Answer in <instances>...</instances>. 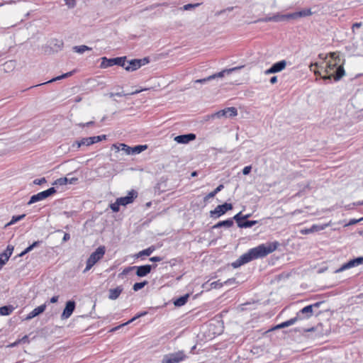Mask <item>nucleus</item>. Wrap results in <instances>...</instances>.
<instances>
[{
    "instance_id": "27",
    "label": "nucleus",
    "mask_w": 363,
    "mask_h": 363,
    "mask_svg": "<svg viewBox=\"0 0 363 363\" xmlns=\"http://www.w3.org/2000/svg\"><path fill=\"white\" fill-rule=\"evenodd\" d=\"M189 297V295L188 294H185L182 296H180L179 298L174 300V306L180 307V306L185 305V303L188 301Z\"/></svg>"
},
{
    "instance_id": "13",
    "label": "nucleus",
    "mask_w": 363,
    "mask_h": 363,
    "mask_svg": "<svg viewBox=\"0 0 363 363\" xmlns=\"http://www.w3.org/2000/svg\"><path fill=\"white\" fill-rule=\"evenodd\" d=\"M75 306L76 303L74 301H68L66 303L65 308L61 315V318L63 320L69 318L74 311Z\"/></svg>"
},
{
    "instance_id": "37",
    "label": "nucleus",
    "mask_w": 363,
    "mask_h": 363,
    "mask_svg": "<svg viewBox=\"0 0 363 363\" xmlns=\"http://www.w3.org/2000/svg\"><path fill=\"white\" fill-rule=\"evenodd\" d=\"M337 65V62H333L331 60L328 61L325 69V72L328 73L330 70L333 69Z\"/></svg>"
},
{
    "instance_id": "16",
    "label": "nucleus",
    "mask_w": 363,
    "mask_h": 363,
    "mask_svg": "<svg viewBox=\"0 0 363 363\" xmlns=\"http://www.w3.org/2000/svg\"><path fill=\"white\" fill-rule=\"evenodd\" d=\"M46 309V304L44 303L34 308L31 312H30L27 316L25 318L26 320H30L32 318L38 316V315L43 313Z\"/></svg>"
},
{
    "instance_id": "5",
    "label": "nucleus",
    "mask_w": 363,
    "mask_h": 363,
    "mask_svg": "<svg viewBox=\"0 0 363 363\" xmlns=\"http://www.w3.org/2000/svg\"><path fill=\"white\" fill-rule=\"evenodd\" d=\"M147 146L146 145H135L134 147H130L124 143L119 144L118 149L119 150L123 151L126 155H138L142 152L143 151L147 149Z\"/></svg>"
},
{
    "instance_id": "2",
    "label": "nucleus",
    "mask_w": 363,
    "mask_h": 363,
    "mask_svg": "<svg viewBox=\"0 0 363 363\" xmlns=\"http://www.w3.org/2000/svg\"><path fill=\"white\" fill-rule=\"evenodd\" d=\"M106 253V247L104 245L99 246L96 250L93 252L86 260V266L83 271V273L87 272L91 267L103 258Z\"/></svg>"
},
{
    "instance_id": "55",
    "label": "nucleus",
    "mask_w": 363,
    "mask_h": 363,
    "mask_svg": "<svg viewBox=\"0 0 363 363\" xmlns=\"http://www.w3.org/2000/svg\"><path fill=\"white\" fill-rule=\"evenodd\" d=\"M32 250L30 249V247L28 246V247H26L23 252H21L18 256L19 257H23L26 254L30 252Z\"/></svg>"
},
{
    "instance_id": "10",
    "label": "nucleus",
    "mask_w": 363,
    "mask_h": 363,
    "mask_svg": "<svg viewBox=\"0 0 363 363\" xmlns=\"http://www.w3.org/2000/svg\"><path fill=\"white\" fill-rule=\"evenodd\" d=\"M156 267V264H145L142 266H135V269L136 270L135 274L139 277H145L150 273L152 268H155Z\"/></svg>"
},
{
    "instance_id": "9",
    "label": "nucleus",
    "mask_w": 363,
    "mask_h": 363,
    "mask_svg": "<svg viewBox=\"0 0 363 363\" xmlns=\"http://www.w3.org/2000/svg\"><path fill=\"white\" fill-rule=\"evenodd\" d=\"M238 115V110L235 107H228L225 108L223 110H220L219 111L216 112L215 113L212 114L211 118H221V117H225V118H233Z\"/></svg>"
},
{
    "instance_id": "3",
    "label": "nucleus",
    "mask_w": 363,
    "mask_h": 363,
    "mask_svg": "<svg viewBox=\"0 0 363 363\" xmlns=\"http://www.w3.org/2000/svg\"><path fill=\"white\" fill-rule=\"evenodd\" d=\"M186 355L182 350L164 355L161 363H180L186 359Z\"/></svg>"
},
{
    "instance_id": "8",
    "label": "nucleus",
    "mask_w": 363,
    "mask_h": 363,
    "mask_svg": "<svg viewBox=\"0 0 363 363\" xmlns=\"http://www.w3.org/2000/svg\"><path fill=\"white\" fill-rule=\"evenodd\" d=\"M233 209V205L228 203H224L218 205L214 210L210 211V216L213 219H217L224 215L227 211Z\"/></svg>"
},
{
    "instance_id": "25",
    "label": "nucleus",
    "mask_w": 363,
    "mask_h": 363,
    "mask_svg": "<svg viewBox=\"0 0 363 363\" xmlns=\"http://www.w3.org/2000/svg\"><path fill=\"white\" fill-rule=\"evenodd\" d=\"M233 219L229 218L225 220L219 221L218 223L215 224L213 226V228L216 229V228H219L221 227L230 228V227L233 226Z\"/></svg>"
},
{
    "instance_id": "21",
    "label": "nucleus",
    "mask_w": 363,
    "mask_h": 363,
    "mask_svg": "<svg viewBox=\"0 0 363 363\" xmlns=\"http://www.w3.org/2000/svg\"><path fill=\"white\" fill-rule=\"evenodd\" d=\"M311 15H312V11L310 9H303L302 11L291 13V19H296L298 18L309 16Z\"/></svg>"
},
{
    "instance_id": "44",
    "label": "nucleus",
    "mask_w": 363,
    "mask_h": 363,
    "mask_svg": "<svg viewBox=\"0 0 363 363\" xmlns=\"http://www.w3.org/2000/svg\"><path fill=\"white\" fill-rule=\"evenodd\" d=\"M223 286V283L220 282L219 280L211 283V289H220Z\"/></svg>"
},
{
    "instance_id": "41",
    "label": "nucleus",
    "mask_w": 363,
    "mask_h": 363,
    "mask_svg": "<svg viewBox=\"0 0 363 363\" xmlns=\"http://www.w3.org/2000/svg\"><path fill=\"white\" fill-rule=\"evenodd\" d=\"M135 270V266L125 267L121 273L119 274V277L123 278L124 275H127L131 271Z\"/></svg>"
},
{
    "instance_id": "56",
    "label": "nucleus",
    "mask_w": 363,
    "mask_h": 363,
    "mask_svg": "<svg viewBox=\"0 0 363 363\" xmlns=\"http://www.w3.org/2000/svg\"><path fill=\"white\" fill-rule=\"evenodd\" d=\"M162 260V257L159 256H155L150 258V261L156 262H160Z\"/></svg>"
},
{
    "instance_id": "63",
    "label": "nucleus",
    "mask_w": 363,
    "mask_h": 363,
    "mask_svg": "<svg viewBox=\"0 0 363 363\" xmlns=\"http://www.w3.org/2000/svg\"><path fill=\"white\" fill-rule=\"evenodd\" d=\"M264 74H265L266 75H268V74H274V70H273V69H272V67H271L270 68H269V69H266V70L264 71Z\"/></svg>"
},
{
    "instance_id": "6",
    "label": "nucleus",
    "mask_w": 363,
    "mask_h": 363,
    "mask_svg": "<svg viewBox=\"0 0 363 363\" xmlns=\"http://www.w3.org/2000/svg\"><path fill=\"white\" fill-rule=\"evenodd\" d=\"M124 60H126V57H118L115 58L108 59L106 57L101 58V68H107L113 65H118L121 67H125Z\"/></svg>"
},
{
    "instance_id": "32",
    "label": "nucleus",
    "mask_w": 363,
    "mask_h": 363,
    "mask_svg": "<svg viewBox=\"0 0 363 363\" xmlns=\"http://www.w3.org/2000/svg\"><path fill=\"white\" fill-rule=\"evenodd\" d=\"M73 74V72H67L65 74H63L60 76H58L57 77H55V78H52V79L46 82H44V83H42L40 84V85H43V84H48V83H51V82H55L57 80H60V79H65L66 77H70L72 76Z\"/></svg>"
},
{
    "instance_id": "34",
    "label": "nucleus",
    "mask_w": 363,
    "mask_h": 363,
    "mask_svg": "<svg viewBox=\"0 0 363 363\" xmlns=\"http://www.w3.org/2000/svg\"><path fill=\"white\" fill-rule=\"evenodd\" d=\"M26 216V214H22V215H19V216H14L12 217L11 220L10 222H9L7 224H6V226H9V225H13L15 223L19 221V220H21L23 218H24Z\"/></svg>"
},
{
    "instance_id": "60",
    "label": "nucleus",
    "mask_w": 363,
    "mask_h": 363,
    "mask_svg": "<svg viewBox=\"0 0 363 363\" xmlns=\"http://www.w3.org/2000/svg\"><path fill=\"white\" fill-rule=\"evenodd\" d=\"M69 239H70V235L68 233H65L63 238H62V242H67Z\"/></svg>"
},
{
    "instance_id": "18",
    "label": "nucleus",
    "mask_w": 363,
    "mask_h": 363,
    "mask_svg": "<svg viewBox=\"0 0 363 363\" xmlns=\"http://www.w3.org/2000/svg\"><path fill=\"white\" fill-rule=\"evenodd\" d=\"M123 291V287L122 286H118L115 289H110L108 290V298L111 300L117 299Z\"/></svg>"
},
{
    "instance_id": "29",
    "label": "nucleus",
    "mask_w": 363,
    "mask_h": 363,
    "mask_svg": "<svg viewBox=\"0 0 363 363\" xmlns=\"http://www.w3.org/2000/svg\"><path fill=\"white\" fill-rule=\"evenodd\" d=\"M345 74V69L342 66H339L337 67L335 71V74L334 75L335 81H339L344 75Z\"/></svg>"
},
{
    "instance_id": "53",
    "label": "nucleus",
    "mask_w": 363,
    "mask_h": 363,
    "mask_svg": "<svg viewBox=\"0 0 363 363\" xmlns=\"http://www.w3.org/2000/svg\"><path fill=\"white\" fill-rule=\"evenodd\" d=\"M94 138H95V142L96 143H99L100 141H102L103 140H105L106 138V135H101L94 136Z\"/></svg>"
},
{
    "instance_id": "39",
    "label": "nucleus",
    "mask_w": 363,
    "mask_h": 363,
    "mask_svg": "<svg viewBox=\"0 0 363 363\" xmlns=\"http://www.w3.org/2000/svg\"><path fill=\"white\" fill-rule=\"evenodd\" d=\"M201 4V3L188 4L184 5L182 8H181V9H182L184 11H189L192 9L199 7Z\"/></svg>"
},
{
    "instance_id": "51",
    "label": "nucleus",
    "mask_w": 363,
    "mask_h": 363,
    "mask_svg": "<svg viewBox=\"0 0 363 363\" xmlns=\"http://www.w3.org/2000/svg\"><path fill=\"white\" fill-rule=\"evenodd\" d=\"M138 61H140V67L143 66V65H145L147 63H149L150 60L147 57H144L143 59H138Z\"/></svg>"
},
{
    "instance_id": "30",
    "label": "nucleus",
    "mask_w": 363,
    "mask_h": 363,
    "mask_svg": "<svg viewBox=\"0 0 363 363\" xmlns=\"http://www.w3.org/2000/svg\"><path fill=\"white\" fill-rule=\"evenodd\" d=\"M13 310L14 308L11 305L0 307V315H9L13 312Z\"/></svg>"
},
{
    "instance_id": "49",
    "label": "nucleus",
    "mask_w": 363,
    "mask_h": 363,
    "mask_svg": "<svg viewBox=\"0 0 363 363\" xmlns=\"http://www.w3.org/2000/svg\"><path fill=\"white\" fill-rule=\"evenodd\" d=\"M65 4L69 7V8H73L74 7L76 3H75V0H65Z\"/></svg>"
},
{
    "instance_id": "50",
    "label": "nucleus",
    "mask_w": 363,
    "mask_h": 363,
    "mask_svg": "<svg viewBox=\"0 0 363 363\" xmlns=\"http://www.w3.org/2000/svg\"><path fill=\"white\" fill-rule=\"evenodd\" d=\"M260 22H270L273 21L272 16H267L259 20Z\"/></svg>"
},
{
    "instance_id": "57",
    "label": "nucleus",
    "mask_w": 363,
    "mask_h": 363,
    "mask_svg": "<svg viewBox=\"0 0 363 363\" xmlns=\"http://www.w3.org/2000/svg\"><path fill=\"white\" fill-rule=\"evenodd\" d=\"M21 343H28L29 338L28 335H24L21 339H19Z\"/></svg>"
},
{
    "instance_id": "61",
    "label": "nucleus",
    "mask_w": 363,
    "mask_h": 363,
    "mask_svg": "<svg viewBox=\"0 0 363 363\" xmlns=\"http://www.w3.org/2000/svg\"><path fill=\"white\" fill-rule=\"evenodd\" d=\"M330 57L332 58V60H334V62H336L337 59V60H340V58H338V56L336 55V53L331 52V53H330Z\"/></svg>"
},
{
    "instance_id": "35",
    "label": "nucleus",
    "mask_w": 363,
    "mask_h": 363,
    "mask_svg": "<svg viewBox=\"0 0 363 363\" xmlns=\"http://www.w3.org/2000/svg\"><path fill=\"white\" fill-rule=\"evenodd\" d=\"M67 184H68V178L61 177L60 179H56L52 184L56 186H63Z\"/></svg>"
},
{
    "instance_id": "26",
    "label": "nucleus",
    "mask_w": 363,
    "mask_h": 363,
    "mask_svg": "<svg viewBox=\"0 0 363 363\" xmlns=\"http://www.w3.org/2000/svg\"><path fill=\"white\" fill-rule=\"evenodd\" d=\"M224 188L223 184L218 185L213 191L208 193L204 198L203 201H207L210 199L213 198L218 192H220Z\"/></svg>"
},
{
    "instance_id": "58",
    "label": "nucleus",
    "mask_w": 363,
    "mask_h": 363,
    "mask_svg": "<svg viewBox=\"0 0 363 363\" xmlns=\"http://www.w3.org/2000/svg\"><path fill=\"white\" fill-rule=\"evenodd\" d=\"M363 220V218H359L358 220H357V219H351L349 221L348 225H350L356 224V223H357L358 222H359L360 220Z\"/></svg>"
},
{
    "instance_id": "43",
    "label": "nucleus",
    "mask_w": 363,
    "mask_h": 363,
    "mask_svg": "<svg viewBox=\"0 0 363 363\" xmlns=\"http://www.w3.org/2000/svg\"><path fill=\"white\" fill-rule=\"evenodd\" d=\"M147 314V312L145 311V312H143V313H140L139 314H137L135 316H134L133 318H131L130 320H128V322H126L125 323L121 325L120 327L123 326V325H126L132 322H133L135 320H136L137 318L141 317V316H143Z\"/></svg>"
},
{
    "instance_id": "42",
    "label": "nucleus",
    "mask_w": 363,
    "mask_h": 363,
    "mask_svg": "<svg viewBox=\"0 0 363 363\" xmlns=\"http://www.w3.org/2000/svg\"><path fill=\"white\" fill-rule=\"evenodd\" d=\"M233 220H235L238 225V223H242L244 221L243 216H242V212H239L232 218Z\"/></svg>"
},
{
    "instance_id": "23",
    "label": "nucleus",
    "mask_w": 363,
    "mask_h": 363,
    "mask_svg": "<svg viewBox=\"0 0 363 363\" xmlns=\"http://www.w3.org/2000/svg\"><path fill=\"white\" fill-rule=\"evenodd\" d=\"M297 321H298V320L295 316L294 318H292L286 321H284L280 324H278L277 325H276L274 328V329L277 330V329L284 328H286V327H289V326H291V325L295 324Z\"/></svg>"
},
{
    "instance_id": "33",
    "label": "nucleus",
    "mask_w": 363,
    "mask_h": 363,
    "mask_svg": "<svg viewBox=\"0 0 363 363\" xmlns=\"http://www.w3.org/2000/svg\"><path fill=\"white\" fill-rule=\"evenodd\" d=\"M73 50L74 52H76L77 53L82 54L86 50H91V48L86 45H79V46H74L73 48Z\"/></svg>"
},
{
    "instance_id": "12",
    "label": "nucleus",
    "mask_w": 363,
    "mask_h": 363,
    "mask_svg": "<svg viewBox=\"0 0 363 363\" xmlns=\"http://www.w3.org/2000/svg\"><path fill=\"white\" fill-rule=\"evenodd\" d=\"M138 192L135 190H131L125 196L118 198L119 203L121 206H126L133 202L134 199L137 198Z\"/></svg>"
},
{
    "instance_id": "22",
    "label": "nucleus",
    "mask_w": 363,
    "mask_h": 363,
    "mask_svg": "<svg viewBox=\"0 0 363 363\" xmlns=\"http://www.w3.org/2000/svg\"><path fill=\"white\" fill-rule=\"evenodd\" d=\"M273 22L289 21L291 19V13L281 14L277 13L272 16Z\"/></svg>"
},
{
    "instance_id": "15",
    "label": "nucleus",
    "mask_w": 363,
    "mask_h": 363,
    "mask_svg": "<svg viewBox=\"0 0 363 363\" xmlns=\"http://www.w3.org/2000/svg\"><path fill=\"white\" fill-rule=\"evenodd\" d=\"M140 61L138 59H133L130 61L124 60L125 67H123L126 71L133 72L140 68Z\"/></svg>"
},
{
    "instance_id": "19",
    "label": "nucleus",
    "mask_w": 363,
    "mask_h": 363,
    "mask_svg": "<svg viewBox=\"0 0 363 363\" xmlns=\"http://www.w3.org/2000/svg\"><path fill=\"white\" fill-rule=\"evenodd\" d=\"M324 229H325V226L314 224L309 228H305V229L301 230L300 233L302 235H308L310 233L323 230Z\"/></svg>"
},
{
    "instance_id": "48",
    "label": "nucleus",
    "mask_w": 363,
    "mask_h": 363,
    "mask_svg": "<svg viewBox=\"0 0 363 363\" xmlns=\"http://www.w3.org/2000/svg\"><path fill=\"white\" fill-rule=\"evenodd\" d=\"M251 169H252V167L250 165V166H246L242 169V174L244 175H247V174H249L250 173Z\"/></svg>"
},
{
    "instance_id": "4",
    "label": "nucleus",
    "mask_w": 363,
    "mask_h": 363,
    "mask_svg": "<svg viewBox=\"0 0 363 363\" xmlns=\"http://www.w3.org/2000/svg\"><path fill=\"white\" fill-rule=\"evenodd\" d=\"M242 67H235L230 69H223L221 72H219L218 73L213 74L211 76H208L203 79H199L194 81L195 83H200V84H205L207 82H209L211 80L215 79L216 78H222L225 76V74H230L236 70H238L241 69Z\"/></svg>"
},
{
    "instance_id": "52",
    "label": "nucleus",
    "mask_w": 363,
    "mask_h": 363,
    "mask_svg": "<svg viewBox=\"0 0 363 363\" xmlns=\"http://www.w3.org/2000/svg\"><path fill=\"white\" fill-rule=\"evenodd\" d=\"M235 282H236L235 278H230V279H227L225 281H224L223 285L224 284L230 285V284H235Z\"/></svg>"
},
{
    "instance_id": "62",
    "label": "nucleus",
    "mask_w": 363,
    "mask_h": 363,
    "mask_svg": "<svg viewBox=\"0 0 363 363\" xmlns=\"http://www.w3.org/2000/svg\"><path fill=\"white\" fill-rule=\"evenodd\" d=\"M78 181V179L76 177H73L71 179H68V183L71 184H76V182Z\"/></svg>"
},
{
    "instance_id": "17",
    "label": "nucleus",
    "mask_w": 363,
    "mask_h": 363,
    "mask_svg": "<svg viewBox=\"0 0 363 363\" xmlns=\"http://www.w3.org/2000/svg\"><path fill=\"white\" fill-rule=\"evenodd\" d=\"M95 138L94 136L89 137V138H84L80 140L76 141L73 145L72 147H74V146H77V148H79L82 145L89 146L91 145L95 144Z\"/></svg>"
},
{
    "instance_id": "54",
    "label": "nucleus",
    "mask_w": 363,
    "mask_h": 363,
    "mask_svg": "<svg viewBox=\"0 0 363 363\" xmlns=\"http://www.w3.org/2000/svg\"><path fill=\"white\" fill-rule=\"evenodd\" d=\"M42 240L35 241L32 245H29V247L33 250L35 247L39 246V245L42 243Z\"/></svg>"
},
{
    "instance_id": "36",
    "label": "nucleus",
    "mask_w": 363,
    "mask_h": 363,
    "mask_svg": "<svg viewBox=\"0 0 363 363\" xmlns=\"http://www.w3.org/2000/svg\"><path fill=\"white\" fill-rule=\"evenodd\" d=\"M147 284V281H142V282H137V283L133 284V289L135 291H138L140 290L141 289H143Z\"/></svg>"
},
{
    "instance_id": "59",
    "label": "nucleus",
    "mask_w": 363,
    "mask_h": 363,
    "mask_svg": "<svg viewBox=\"0 0 363 363\" xmlns=\"http://www.w3.org/2000/svg\"><path fill=\"white\" fill-rule=\"evenodd\" d=\"M323 303V301H319V302H316L313 304H311V306H312V309L313 310L314 308H318Z\"/></svg>"
},
{
    "instance_id": "31",
    "label": "nucleus",
    "mask_w": 363,
    "mask_h": 363,
    "mask_svg": "<svg viewBox=\"0 0 363 363\" xmlns=\"http://www.w3.org/2000/svg\"><path fill=\"white\" fill-rule=\"evenodd\" d=\"M258 223V220H244L242 223H238V227L240 228H251Z\"/></svg>"
},
{
    "instance_id": "24",
    "label": "nucleus",
    "mask_w": 363,
    "mask_h": 363,
    "mask_svg": "<svg viewBox=\"0 0 363 363\" xmlns=\"http://www.w3.org/2000/svg\"><path fill=\"white\" fill-rule=\"evenodd\" d=\"M286 66V61L284 60H280L272 65L274 73H277V72L282 71L283 69H285Z\"/></svg>"
},
{
    "instance_id": "7",
    "label": "nucleus",
    "mask_w": 363,
    "mask_h": 363,
    "mask_svg": "<svg viewBox=\"0 0 363 363\" xmlns=\"http://www.w3.org/2000/svg\"><path fill=\"white\" fill-rule=\"evenodd\" d=\"M56 193V189L54 187L49 188L48 189L39 192L36 194L33 195L29 201L28 202V205H31L35 202L43 201L48 197L53 195Z\"/></svg>"
},
{
    "instance_id": "45",
    "label": "nucleus",
    "mask_w": 363,
    "mask_h": 363,
    "mask_svg": "<svg viewBox=\"0 0 363 363\" xmlns=\"http://www.w3.org/2000/svg\"><path fill=\"white\" fill-rule=\"evenodd\" d=\"M8 260L9 258L7 255L3 256L2 254L0 253V269L8 262Z\"/></svg>"
},
{
    "instance_id": "64",
    "label": "nucleus",
    "mask_w": 363,
    "mask_h": 363,
    "mask_svg": "<svg viewBox=\"0 0 363 363\" xmlns=\"http://www.w3.org/2000/svg\"><path fill=\"white\" fill-rule=\"evenodd\" d=\"M58 298H59V296H52V297L50 298V303H55L57 302Z\"/></svg>"
},
{
    "instance_id": "46",
    "label": "nucleus",
    "mask_w": 363,
    "mask_h": 363,
    "mask_svg": "<svg viewBox=\"0 0 363 363\" xmlns=\"http://www.w3.org/2000/svg\"><path fill=\"white\" fill-rule=\"evenodd\" d=\"M47 182V180L45 177L40 179H35L33 180V183L35 185H41Z\"/></svg>"
},
{
    "instance_id": "11",
    "label": "nucleus",
    "mask_w": 363,
    "mask_h": 363,
    "mask_svg": "<svg viewBox=\"0 0 363 363\" xmlns=\"http://www.w3.org/2000/svg\"><path fill=\"white\" fill-rule=\"evenodd\" d=\"M313 315V311L311 305L306 306L301 309L296 315L297 320L308 319Z\"/></svg>"
},
{
    "instance_id": "1",
    "label": "nucleus",
    "mask_w": 363,
    "mask_h": 363,
    "mask_svg": "<svg viewBox=\"0 0 363 363\" xmlns=\"http://www.w3.org/2000/svg\"><path fill=\"white\" fill-rule=\"evenodd\" d=\"M279 245L277 241L261 244L255 247L250 249L246 253L242 255L231 265L233 268H238L252 260L262 258L274 252Z\"/></svg>"
},
{
    "instance_id": "38",
    "label": "nucleus",
    "mask_w": 363,
    "mask_h": 363,
    "mask_svg": "<svg viewBox=\"0 0 363 363\" xmlns=\"http://www.w3.org/2000/svg\"><path fill=\"white\" fill-rule=\"evenodd\" d=\"M13 249H14V247H13V245H9L6 247V249L3 252H1V254H2L3 256L7 255L8 258L9 259V257L12 255Z\"/></svg>"
},
{
    "instance_id": "40",
    "label": "nucleus",
    "mask_w": 363,
    "mask_h": 363,
    "mask_svg": "<svg viewBox=\"0 0 363 363\" xmlns=\"http://www.w3.org/2000/svg\"><path fill=\"white\" fill-rule=\"evenodd\" d=\"M120 206H121V203L118 200L116 199V202L111 203L110 208L113 212H118L120 210Z\"/></svg>"
},
{
    "instance_id": "47",
    "label": "nucleus",
    "mask_w": 363,
    "mask_h": 363,
    "mask_svg": "<svg viewBox=\"0 0 363 363\" xmlns=\"http://www.w3.org/2000/svg\"><path fill=\"white\" fill-rule=\"evenodd\" d=\"M94 124V121H89L87 123H80L78 124V125L81 128H84V127H89L91 125H93Z\"/></svg>"
},
{
    "instance_id": "28",
    "label": "nucleus",
    "mask_w": 363,
    "mask_h": 363,
    "mask_svg": "<svg viewBox=\"0 0 363 363\" xmlns=\"http://www.w3.org/2000/svg\"><path fill=\"white\" fill-rule=\"evenodd\" d=\"M155 250V247L154 245H152L147 249H145L142 251H140L136 257H140L142 256H150L154 251Z\"/></svg>"
},
{
    "instance_id": "20",
    "label": "nucleus",
    "mask_w": 363,
    "mask_h": 363,
    "mask_svg": "<svg viewBox=\"0 0 363 363\" xmlns=\"http://www.w3.org/2000/svg\"><path fill=\"white\" fill-rule=\"evenodd\" d=\"M355 266H358L357 261L356 258L351 259L349 262H347V263H345L344 264H342L339 269L335 270V273L342 272L346 269H350Z\"/></svg>"
},
{
    "instance_id": "14",
    "label": "nucleus",
    "mask_w": 363,
    "mask_h": 363,
    "mask_svg": "<svg viewBox=\"0 0 363 363\" xmlns=\"http://www.w3.org/2000/svg\"><path fill=\"white\" fill-rule=\"evenodd\" d=\"M196 135L194 133H188L184 135H179L174 138V140L179 144H187L191 141L196 139Z\"/></svg>"
}]
</instances>
